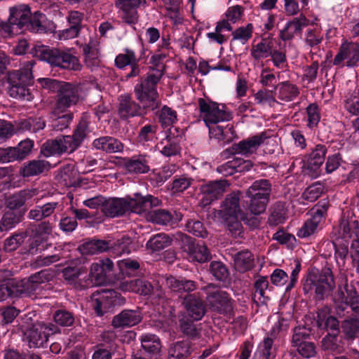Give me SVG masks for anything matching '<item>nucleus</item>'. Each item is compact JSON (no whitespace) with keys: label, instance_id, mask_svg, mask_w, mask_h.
I'll return each instance as SVG.
<instances>
[{"label":"nucleus","instance_id":"1","mask_svg":"<svg viewBox=\"0 0 359 359\" xmlns=\"http://www.w3.org/2000/svg\"><path fill=\"white\" fill-rule=\"evenodd\" d=\"M134 94L138 102L129 94L121 95L118 98V114L122 120L144 116L161 104L158 90L140 81L134 87Z\"/></svg>","mask_w":359,"mask_h":359},{"label":"nucleus","instance_id":"2","mask_svg":"<svg viewBox=\"0 0 359 359\" xmlns=\"http://www.w3.org/2000/svg\"><path fill=\"white\" fill-rule=\"evenodd\" d=\"M336 287L335 279L330 267L325 266L321 270L312 269L302 280V290L305 294L316 301H323Z\"/></svg>","mask_w":359,"mask_h":359},{"label":"nucleus","instance_id":"3","mask_svg":"<svg viewBox=\"0 0 359 359\" xmlns=\"http://www.w3.org/2000/svg\"><path fill=\"white\" fill-rule=\"evenodd\" d=\"M88 131V123L81 119L72 135H61L54 140L46 141L41 147V153L48 157L61 155L64 153L71 154L76 151L86 139Z\"/></svg>","mask_w":359,"mask_h":359},{"label":"nucleus","instance_id":"4","mask_svg":"<svg viewBox=\"0 0 359 359\" xmlns=\"http://www.w3.org/2000/svg\"><path fill=\"white\" fill-rule=\"evenodd\" d=\"M33 62H27L25 66L8 74V94L11 97L20 100L30 101L33 95L30 92L29 86L33 83L32 67Z\"/></svg>","mask_w":359,"mask_h":359},{"label":"nucleus","instance_id":"5","mask_svg":"<svg viewBox=\"0 0 359 359\" xmlns=\"http://www.w3.org/2000/svg\"><path fill=\"white\" fill-rule=\"evenodd\" d=\"M35 56L40 60L47 62L52 67L63 69L79 71L82 67L78 57L69 50L41 46L36 48Z\"/></svg>","mask_w":359,"mask_h":359},{"label":"nucleus","instance_id":"6","mask_svg":"<svg viewBox=\"0 0 359 359\" xmlns=\"http://www.w3.org/2000/svg\"><path fill=\"white\" fill-rule=\"evenodd\" d=\"M271 183L269 180H255L246 191L247 205L250 212L255 215L264 212L269 201Z\"/></svg>","mask_w":359,"mask_h":359},{"label":"nucleus","instance_id":"7","mask_svg":"<svg viewBox=\"0 0 359 359\" xmlns=\"http://www.w3.org/2000/svg\"><path fill=\"white\" fill-rule=\"evenodd\" d=\"M206 291V300L210 309L219 314L231 317L234 316V300L230 294L213 284H209L205 287Z\"/></svg>","mask_w":359,"mask_h":359},{"label":"nucleus","instance_id":"8","mask_svg":"<svg viewBox=\"0 0 359 359\" xmlns=\"http://www.w3.org/2000/svg\"><path fill=\"white\" fill-rule=\"evenodd\" d=\"M81 100L79 88L72 83L62 81L59 84L53 110V115L64 114L76 105Z\"/></svg>","mask_w":359,"mask_h":359},{"label":"nucleus","instance_id":"9","mask_svg":"<svg viewBox=\"0 0 359 359\" xmlns=\"http://www.w3.org/2000/svg\"><path fill=\"white\" fill-rule=\"evenodd\" d=\"M198 105L200 116L207 126L215 125L222 121H227L232 118L231 113L226 111L224 106H222L220 108L218 103L209 99L198 98Z\"/></svg>","mask_w":359,"mask_h":359},{"label":"nucleus","instance_id":"10","mask_svg":"<svg viewBox=\"0 0 359 359\" xmlns=\"http://www.w3.org/2000/svg\"><path fill=\"white\" fill-rule=\"evenodd\" d=\"M60 332L57 325L51 323H38L26 330L24 333L25 341L29 348L43 347L50 335Z\"/></svg>","mask_w":359,"mask_h":359},{"label":"nucleus","instance_id":"11","mask_svg":"<svg viewBox=\"0 0 359 359\" xmlns=\"http://www.w3.org/2000/svg\"><path fill=\"white\" fill-rule=\"evenodd\" d=\"M180 248L186 254V258L191 262L204 263L211 259V254L203 242H196L189 236L184 235L181 238Z\"/></svg>","mask_w":359,"mask_h":359},{"label":"nucleus","instance_id":"12","mask_svg":"<svg viewBox=\"0 0 359 359\" xmlns=\"http://www.w3.org/2000/svg\"><path fill=\"white\" fill-rule=\"evenodd\" d=\"M92 306L97 316H102L121 303L120 294L114 290H97L92 294Z\"/></svg>","mask_w":359,"mask_h":359},{"label":"nucleus","instance_id":"13","mask_svg":"<svg viewBox=\"0 0 359 359\" xmlns=\"http://www.w3.org/2000/svg\"><path fill=\"white\" fill-rule=\"evenodd\" d=\"M268 138L266 132L248 137L235 143L223 151L224 155L241 154L246 157L255 154L259 146Z\"/></svg>","mask_w":359,"mask_h":359},{"label":"nucleus","instance_id":"14","mask_svg":"<svg viewBox=\"0 0 359 359\" xmlns=\"http://www.w3.org/2000/svg\"><path fill=\"white\" fill-rule=\"evenodd\" d=\"M167 57L165 53H155L151 56L150 63L152 65L149 67V71L140 81L157 90V86L163 76L165 70V66L163 60Z\"/></svg>","mask_w":359,"mask_h":359},{"label":"nucleus","instance_id":"15","mask_svg":"<svg viewBox=\"0 0 359 359\" xmlns=\"http://www.w3.org/2000/svg\"><path fill=\"white\" fill-rule=\"evenodd\" d=\"M343 61H345V63L343 65V66L345 65L347 67H355L358 65V43L345 41L341 44L339 48V51L335 55L332 63L334 66H339L342 63Z\"/></svg>","mask_w":359,"mask_h":359},{"label":"nucleus","instance_id":"16","mask_svg":"<svg viewBox=\"0 0 359 359\" xmlns=\"http://www.w3.org/2000/svg\"><path fill=\"white\" fill-rule=\"evenodd\" d=\"M116 6L119 9L121 18L128 25H135L137 22L139 15L137 8L140 6H147L146 0H116Z\"/></svg>","mask_w":359,"mask_h":359},{"label":"nucleus","instance_id":"17","mask_svg":"<svg viewBox=\"0 0 359 359\" xmlns=\"http://www.w3.org/2000/svg\"><path fill=\"white\" fill-rule=\"evenodd\" d=\"M229 186V184L226 180L210 181L209 182L201 185L200 191L203 195V197L201 199V203L203 205H209L212 201L217 200L222 197Z\"/></svg>","mask_w":359,"mask_h":359},{"label":"nucleus","instance_id":"18","mask_svg":"<svg viewBox=\"0 0 359 359\" xmlns=\"http://www.w3.org/2000/svg\"><path fill=\"white\" fill-rule=\"evenodd\" d=\"M140 59L137 58L135 52L129 48L125 49L124 53L118 54L115 58V65L118 69H124L130 65L131 70L126 76V79L139 76L141 73V67L139 65Z\"/></svg>","mask_w":359,"mask_h":359},{"label":"nucleus","instance_id":"19","mask_svg":"<svg viewBox=\"0 0 359 359\" xmlns=\"http://www.w3.org/2000/svg\"><path fill=\"white\" fill-rule=\"evenodd\" d=\"M107 281V275L102 265L98 263L91 264L88 277L79 279V285L81 289L104 285Z\"/></svg>","mask_w":359,"mask_h":359},{"label":"nucleus","instance_id":"20","mask_svg":"<svg viewBox=\"0 0 359 359\" xmlns=\"http://www.w3.org/2000/svg\"><path fill=\"white\" fill-rule=\"evenodd\" d=\"M309 20L303 14L288 21L284 28L280 31L279 36L283 41L292 40L296 34H302L304 27H307Z\"/></svg>","mask_w":359,"mask_h":359},{"label":"nucleus","instance_id":"21","mask_svg":"<svg viewBox=\"0 0 359 359\" xmlns=\"http://www.w3.org/2000/svg\"><path fill=\"white\" fill-rule=\"evenodd\" d=\"M159 202L158 198L151 195L142 196L140 194H135L134 198L128 197L129 210L138 214L149 211L153 207L157 206Z\"/></svg>","mask_w":359,"mask_h":359},{"label":"nucleus","instance_id":"22","mask_svg":"<svg viewBox=\"0 0 359 359\" xmlns=\"http://www.w3.org/2000/svg\"><path fill=\"white\" fill-rule=\"evenodd\" d=\"M32 13L29 6L25 4L18 5L10 8L9 20L11 23L15 25L17 29L21 32L27 31Z\"/></svg>","mask_w":359,"mask_h":359},{"label":"nucleus","instance_id":"23","mask_svg":"<svg viewBox=\"0 0 359 359\" xmlns=\"http://www.w3.org/2000/svg\"><path fill=\"white\" fill-rule=\"evenodd\" d=\"M240 194V191H233L226 196L221 205V209L218 212L221 219L238 216L241 214Z\"/></svg>","mask_w":359,"mask_h":359},{"label":"nucleus","instance_id":"24","mask_svg":"<svg viewBox=\"0 0 359 359\" xmlns=\"http://www.w3.org/2000/svg\"><path fill=\"white\" fill-rule=\"evenodd\" d=\"M55 29L54 22L39 11H36L32 15L29 22L28 25H27V31L34 33L53 32Z\"/></svg>","mask_w":359,"mask_h":359},{"label":"nucleus","instance_id":"25","mask_svg":"<svg viewBox=\"0 0 359 359\" xmlns=\"http://www.w3.org/2000/svg\"><path fill=\"white\" fill-rule=\"evenodd\" d=\"M38 193L36 189H24L17 191L7 197L6 207L13 210H18L30 201Z\"/></svg>","mask_w":359,"mask_h":359},{"label":"nucleus","instance_id":"26","mask_svg":"<svg viewBox=\"0 0 359 359\" xmlns=\"http://www.w3.org/2000/svg\"><path fill=\"white\" fill-rule=\"evenodd\" d=\"M142 320L140 311L125 309L114 316L111 325L114 328H125L134 326Z\"/></svg>","mask_w":359,"mask_h":359},{"label":"nucleus","instance_id":"27","mask_svg":"<svg viewBox=\"0 0 359 359\" xmlns=\"http://www.w3.org/2000/svg\"><path fill=\"white\" fill-rule=\"evenodd\" d=\"M32 231L34 233V236L29 250L33 254L38 250L44 249L43 245L40 248V245L43 244V236L50 235L52 233L53 225L48 221H43L34 225Z\"/></svg>","mask_w":359,"mask_h":359},{"label":"nucleus","instance_id":"28","mask_svg":"<svg viewBox=\"0 0 359 359\" xmlns=\"http://www.w3.org/2000/svg\"><path fill=\"white\" fill-rule=\"evenodd\" d=\"M129 211L128 197L124 198H109L104 201L102 205V212L110 217L123 215Z\"/></svg>","mask_w":359,"mask_h":359},{"label":"nucleus","instance_id":"29","mask_svg":"<svg viewBox=\"0 0 359 359\" xmlns=\"http://www.w3.org/2000/svg\"><path fill=\"white\" fill-rule=\"evenodd\" d=\"M93 147L108 154L121 153L124 149V144L112 136H102L95 139Z\"/></svg>","mask_w":359,"mask_h":359},{"label":"nucleus","instance_id":"30","mask_svg":"<svg viewBox=\"0 0 359 359\" xmlns=\"http://www.w3.org/2000/svg\"><path fill=\"white\" fill-rule=\"evenodd\" d=\"M183 304L189 316L195 320H201L205 313L202 299L195 294H187L184 298Z\"/></svg>","mask_w":359,"mask_h":359},{"label":"nucleus","instance_id":"31","mask_svg":"<svg viewBox=\"0 0 359 359\" xmlns=\"http://www.w3.org/2000/svg\"><path fill=\"white\" fill-rule=\"evenodd\" d=\"M120 288L123 291L133 292L144 296L151 295L153 291V286L151 283L143 279L122 281Z\"/></svg>","mask_w":359,"mask_h":359},{"label":"nucleus","instance_id":"32","mask_svg":"<svg viewBox=\"0 0 359 359\" xmlns=\"http://www.w3.org/2000/svg\"><path fill=\"white\" fill-rule=\"evenodd\" d=\"M165 283L170 291L180 294L191 292L197 287V284L194 280H187L186 278H177L172 276L165 278Z\"/></svg>","mask_w":359,"mask_h":359},{"label":"nucleus","instance_id":"33","mask_svg":"<svg viewBox=\"0 0 359 359\" xmlns=\"http://www.w3.org/2000/svg\"><path fill=\"white\" fill-rule=\"evenodd\" d=\"M277 98L284 102H289L297 98L300 92L299 88L289 81L279 83L276 86Z\"/></svg>","mask_w":359,"mask_h":359},{"label":"nucleus","instance_id":"34","mask_svg":"<svg viewBox=\"0 0 359 359\" xmlns=\"http://www.w3.org/2000/svg\"><path fill=\"white\" fill-rule=\"evenodd\" d=\"M86 65L93 69L100 65V53L96 41H90L82 48Z\"/></svg>","mask_w":359,"mask_h":359},{"label":"nucleus","instance_id":"35","mask_svg":"<svg viewBox=\"0 0 359 359\" xmlns=\"http://www.w3.org/2000/svg\"><path fill=\"white\" fill-rule=\"evenodd\" d=\"M109 248V243L106 241L91 240L81 245L79 250L83 255H93L107 251Z\"/></svg>","mask_w":359,"mask_h":359},{"label":"nucleus","instance_id":"36","mask_svg":"<svg viewBox=\"0 0 359 359\" xmlns=\"http://www.w3.org/2000/svg\"><path fill=\"white\" fill-rule=\"evenodd\" d=\"M236 269L242 273L252 269L254 266V256L248 250L237 252L233 257Z\"/></svg>","mask_w":359,"mask_h":359},{"label":"nucleus","instance_id":"37","mask_svg":"<svg viewBox=\"0 0 359 359\" xmlns=\"http://www.w3.org/2000/svg\"><path fill=\"white\" fill-rule=\"evenodd\" d=\"M125 168L129 172L147 173L149 170L148 161L143 155L134 156L125 160Z\"/></svg>","mask_w":359,"mask_h":359},{"label":"nucleus","instance_id":"38","mask_svg":"<svg viewBox=\"0 0 359 359\" xmlns=\"http://www.w3.org/2000/svg\"><path fill=\"white\" fill-rule=\"evenodd\" d=\"M48 162L42 160H33L25 163L20 168V174L24 177H29L42 173L45 170L48 169Z\"/></svg>","mask_w":359,"mask_h":359},{"label":"nucleus","instance_id":"39","mask_svg":"<svg viewBox=\"0 0 359 359\" xmlns=\"http://www.w3.org/2000/svg\"><path fill=\"white\" fill-rule=\"evenodd\" d=\"M172 238L164 233H157L151 236L146 243L147 250L152 252L161 251L172 244Z\"/></svg>","mask_w":359,"mask_h":359},{"label":"nucleus","instance_id":"40","mask_svg":"<svg viewBox=\"0 0 359 359\" xmlns=\"http://www.w3.org/2000/svg\"><path fill=\"white\" fill-rule=\"evenodd\" d=\"M339 233L342 239L348 241L349 239L359 238V222L356 220H343L339 224Z\"/></svg>","mask_w":359,"mask_h":359},{"label":"nucleus","instance_id":"41","mask_svg":"<svg viewBox=\"0 0 359 359\" xmlns=\"http://www.w3.org/2000/svg\"><path fill=\"white\" fill-rule=\"evenodd\" d=\"M23 218V214L21 212H16L9 209L5 212L0 220V231H6L19 224Z\"/></svg>","mask_w":359,"mask_h":359},{"label":"nucleus","instance_id":"42","mask_svg":"<svg viewBox=\"0 0 359 359\" xmlns=\"http://www.w3.org/2000/svg\"><path fill=\"white\" fill-rule=\"evenodd\" d=\"M191 353V344L189 341H177L170 347L168 359H186Z\"/></svg>","mask_w":359,"mask_h":359},{"label":"nucleus","instance_id":"43","mask_svg":"<svg viewBox=\"0 0 359 359\" xmlns=\"http://www.w3.org/2000/svg\"><path fill=\"white\" fill-rule=\"evenodd\" d=\"M317 325L320 329L330 330L331 334H338L339 329V320L334 316H327L324 311L318 313Z\"/></svg>","mask_w":359,"mask_h":359},{"label":"nucleus","instance_id":"44","mask_svg":"<svg viewBox=\"0 0 359 359\" xmlns=\"http://www.w3.org/2000/svg\"><path fill=\"white\" fill-rule=\"evenodd\" d=\"M148 219L156 224L168 226L173 223L172 214L165 209H157L149 211L147 215Z\"/></svg>","mask_w":359,"mask_h":359},{"label":"nucleus","instance_id":"45","mask_svg":"<svg viewBox=\"0 0 359 359\" xmlns=\"http://www.w3.org/2000/svg\"><path fill=\"white\" fill-rule=\"evenodd\" d=\"M60 179L67 187H76L79 184V176L76 170L72 165L62 167L60 173Z\"/></svg>","mask_w":359,"mask_h":359},{"label":"nucleus","instance_id":"46","mask_svg":"<svg viewBox=\"0 0 359 359\" xmlns=\"http://www.w3.org/2000/svg\"><path fill=\"white\" fill-rule=\"evenodd\" d=\"M272 46L271 43L262 39L256 45L252 46L250 50V55L254 61L259 62L266 58L271 54Z\"/></svg>","mask_w":359,"mask_h":359},{"label":"nucleus","instance_id":"47","mask_svg":"<svg viewBox=\"0 0 359 359\" xmlns=\"http://www.w3.org/2000/svg\"><path fill=\"white\" fill-rule=\"evenodd\" d=\"M141 344L142 348L149 354H156L161 348L160 339L152 334H143L141 337Z\"/></svg>","mask_w":359,"mask_h":359},{"label":"nucleus","instance_id":"48","mask_svg":"<svg viewBox=\"0 0 359 359\" xmlns=\"http://www.w3.org/2000/svg\"><path fill=\"white\" fill-rule=\"evenodd\" d=\"M179 326L180 331L187 337L195 339L199 338L200 330L197 328L194 321L188 317H183L180 320Z\"/></svg>","mask_w":359,"mask_h":359},{"label":"nucleus","instance_id":"49","mask_svg":"<svg viewBox=\"0 0 359 359\" xmlns=\"http://www.w3.org/2000/svg\"><path fill=\"white\" fill-rule=\"evenodd\" d=\"M329 207L330 203L327 199L320 200L310 210L311 219L320 224L326 218Z\"/></svg>","mask_w":359,"mask_h":359},{"label":"nucleus","instance_id":"50","mask_svg":"<svg viewBox=\"0 0 359 359\" xmlns=\"http://www.w3.org/2000/svg\"><path fill=\"white\" fill-rule=\"evenodd\" d=\"M46 126L45 121L41 117H31L19 123V129L22 131L36 133Z\"/></svg>","mask_w":359,"mask_h":359},{"label":"nucleus","instance_id":"51","mask_svg":"<svg viewBox=\"0 0 359 359\" xmlns=\"http://www.w3.org/2000/svg\"><path fill=\"white\" fill-rule=\"evenodd\" d=\"M15 285L18 296L32 297L35 294L39 286L32 281L30 277L27 280H15Z\"/></svg>","mask_w":359,"mask_h":359},{"label":"nucleus","instance_id":"52","mask_svg":"<svg viewBox=\"0 0 359 359\" xmlns=\"http://www.w3.org/2000/svg\"><path fill=\"white\" fill-rule=\"evenodd\" d=\"M62 276L66 280L74 281L87 273V269L81 264H71L62 269Z\"/></svg>","mask_w":359,"mask_h":359},{"label":"nucleus","instance_id":"53","mask_svg":"<svg viewBox=\"0 0 359 359\" xmlns=\"http://www.w3.org/2000/svg\"><path fill=\"white\" fill-rule=\"evenodd\" d=\"M158 119L162 128L170 127L177 121V112L164 105L160 111Z\"/></svg>","mask_w":359,"mask_h":359},{"label":"nucleus","instance_id":"54","mask_svg":"<svg viewBox=\"0 0 359 359\" xmlns=\"http://www.w3.org/2000/svg\"><path fill=\"white\" fill-rule=\"evenodd\" d=\"M55 323L62 327L72 326L75 321L74 314L65 309H58L53 314Z\"/></svg>","mask_w":359,"mask_h":359},{"label":"nucleus","instance_id":"55","mask_svg":"<svg viewBox=\"0 0 359 359\" xmlns=\"http://www.w3.org/2000/svg\"><path fill=\"white\" fill-rule=\"evenodd\" d=\"M254 27L248 23L245 27H240L232 32V41H239L242 44H245L252 36Z\"/></svg>","mask_w":359,"mask_h":359},{"label":"nucleus","instance_id":"56","mask_svg":"<svg viewBox=\"0 0 359 359\" xmlns=\"http://www.w3.org/2000/svg\"><path fill=\"white\" fill-rule=\"evenodd\" d=\"M167 10L166 15L174 21L175 24L180 23L182 18L180 17L179 9L180 0H162Z\"/></svg>","mask_w":359,"mask_h":359},{"label":"nucleus","instance_id":"57","mask_svg":"<svg viewBox=\"0 0 359 359\" xmlns=\"http://www.w3.org/2000/svg\"><path fill=\"white\" fill-rule=\"evenodd\" d=\"M324 189L325 187L322 183L320 182H315L305 189L302 197L306 201L314 202L321 196Z\"/></svg>","mask_w":359,"mask_h":359},{"label":"nucleus","instance_id":"58","mask_svg":"<svg viewBox=\"0 0 359 359\" xmlns=\"http://www.w3.org/2000/svg\"><path fill=\"white\" fill-rule=\"evenodd\" d=\"M342 329L346 339L353 340L357 337L359 334V320L357 318H350L344 320L342 325Z\"/></svg>","mask_w":359,"mask_h":359},{"label":"nucleus","instance_id":"59","mask_svg":"<svg viewBox=\"0 0 359 359\" xmlns=\"http://www.w3.org/2000/svg\"><path fill=\"white\" fill-rule=\"evenodd\" d=\"M307 114V127L313 129L318 126L320 121V112L319 107L316 103H311L306 109Z\"/></svg>","mask_w":359,"mask_h":359},{"label":"nucleus","instance_id":"60","mask_svg":"<svg viewBox=\"0 0 359 359\" xmlns=\"http://www.w3.org/2000/svg\"><path fill=\"white\" fill-rule=\"evenodd\" d=\"M286 218V212L283 205L276 204L272 212L268 218V224L270 226H276L284 222Z\"/></svg>","mask_w":359,"mask_h":359},{"label":"nucleus","instance_id":"61","mask_svg":"<svg viewBox=\"0 0 359 359\" xmlns=\"http://www.w3.org/2000/svg\"><path fill=\"white\" fill-rule=\"evenodd\" d=\"M311 331L304 326H299L294 328L293 335L292 337V346L297 348L303 343L307 342L309 339Z\"/></svg>","mask_w":359,"mask_h":359},{"label":"nucleus","instance_id":"62","mask_svg":"<svg viewBox=\"0 0 359 359\" xmlns=\"http://www.w3.org/2000/svg\"><path fill=\"white\" fill-rule=\"evenodd\" d=\"M224 222L226 229L229 231L231 234L236 237H242L243 226L238 220V216H233L222 219Z\"/></svg>","mask_w":359,"mask_h":359},{"label":"nucleus","instance_id":"63","mask_svg":"<svg viewBox=\"0 0 359 359\" xmlns=\"http://www.w3.org/2000/svg\"><path fill=\"white\" fill-rule=\"evenodd\" d=\"M327 151V147L324 144H316L311 152L306 156V160L323 164Z\"/></svg>","mask_w":359,"mask_h":359},{"label":"nucleus","instance_id":"64","mask_svg":"<svg viewBox=\"0 0 359 359\" xmlns=\"http://www.w3.org/2000/svg\"><path fill=\"white\" fill-rule=\"evenodd\" d=\"M158 130V126L153 124H147L140 128L137 140L139 142L145 143L151 141L156 136Z\"/></svg>","mask_w":359,"mask_h":359}]
</instances>
